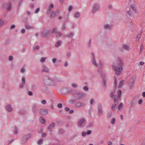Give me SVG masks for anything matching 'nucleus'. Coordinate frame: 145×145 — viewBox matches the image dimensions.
Here are the masks:
<instances>
[{
	"label": "nucleus",
	"instance_id": "44",
	"mask_svg": "<svg viewBox=\"0 0 145 145\" xmlns=\"http://www.w3.org/2000/svg\"><path fill=\"white\" fill-rule=\"evenodd\" d=\"M57 30V29L56 28H55L53 30V32H54L55 31H56Z\"/></svg>",
	"mask_w": 145,
	"mask_h": 145
},
{
	"label": "nucleus",
	"instance_id": "48",
	"mask_svg": "<svg viewBox=\"0 0 145 145\" xmlns=\"http://www.w3.org/2000/svg\"><path fill=\"white\" fill-rule=\"evenodd\" d=\"M114 81H115V84L116 85V83H117V80H116V78H114Z\"/></svg>",
	"mask_w": 145,
	"mask_h": 145
},
{
	"label": "nucleus",
	"instance_id": "58",
	"mask_svg": "<svg viewBox=\"0 0 145 145\" xmlns=\"http://www.w3.org/2000/svg\"><path fill=\"white\" fill-rule=\"evenodd\" d=\"M105 28H107V27H108V26L107 25H105Z\"/></svg>",
	"mask_w": 145,
	"mask_h": 145
},
{
	"label": "nucleus",
	"instance_id": "7",
	"mask_svg": "<svg viewBox=\"0 0 145 145\" xmlns=\"http://www.w3.org/2000/svg\"><path fill=\"white\" fill-rule=\"evenodd\" d=\"M6 108L7 110L9 111H11L12 110V108L11 107V106L10 105H7L6 106Z\"/></svg>",
	"mask_w": 145,
	"mask_h": 145
},
{
	"label": "nucleus",
	"instance_id": "3",
	"mask_svg": "<svg viewBox=\"0 0 145 145\" xmlns=\"http://www.w3.org/2000/svg\"><path fill=\"white\" fill-rule=\"evenodd\" d=\"M115 71V74L116 75H119L121 74L123 68H113Z\"/></svg>",
	"mask_w": 145,
	"mask_h": 145
},
{
	"label": "nucleus",
	"instance_id": "27",
	"mask_svg": "<svg viewBox=\"0 0 145 145\" xmlns=\"http://www.w3.org/2000/svg\"><path fill=\"white\" fill-rule=\"evenodd\" d=\"M83 89L85 91H87L88 90V87L86 86L84 87L83 88Z\"/></svg>",
	"mask_w": 145,
	"mask_h": 145
},
{
	"label": "nucleus",
	"instance_id": "12",
	"mask_svg": "<svg viewBox=\"0 0 145 145\" xmlns=\"http://www.w3.org/2000/svg\"><path fill=\"white\" fill-rule=\"evenodd\" d=\"M123 46L124 48L125 49L128 50L129 49V46L126 44H123Z\"/></svg>",
	"mask_w": 145,
	"mask_h": 145
},
{
	"label": "nucleus",
	"instance_id": "63",
	"mask_svg": "<svg viewBox=\"0 0 145 145\" xmlns=\"http://www.w3.org/2000/svg\"><path fill=\"white\" fill-rule=\"evenodd\" d=\"M120 145H124L122 144H120Z\"/></svg>",
	"mask_w": 145,
	"mask_h": 145
},
{
	"label": "nucleus",
	"instance_id": "10",
	"mask_svg": "<svg viewBox=\"0 0 145 145\" xmlns=\"http://www.w3.org/2000/svg\"><path fill=\"white\" fill-rule=\"evenodd\" d=\"M40 120V122L42 123H44L45 122V120L43 118H41Z\"/></svg>",
	"mask_w": 145,
	"mask_h": 145
},
{
	"label": "nucleus",
	"instance_id": "8",
	"mask_svg": "<svg viewBox=\"0 0 145 145\" xmlns=\"http://www.w3.org/2000/svg\"><path fill=\"white\" fill-rule=\"evenodd\" d=\"M83 96V95L81 93H79L77 94V97L78 99H80Z\"/></svg>",
	"mask_w": 145,
	"mask_h": 145
},
{
	"label": "nucleus",
	"instance_id": "52",
	"mask_svg": "<svg viewBox=\"0 0 145 145\" xmlns=\"http://www.w3.org/2000/svg\"><path fill=\"white\" fill-rule=\"evenodd\" d=\"M93 63L94 64V65L96 66H97V65L96 64V62L95 61H94L93 62Z\"/></svg>",
	"mask_w": 145,
	"mask_h": 145
},
{
	"label": "nucleus",
	"instance_id": "45",
	"mask_svg": "<svg viewBox=\"0 0 145 145\" xmlns=\"http://www.w3.org/2000/svg\"><path fill=\"white\" fill-rule=\"evenodd\" d=\"M21 70L22 73L24 72L25 71V69L24 68L21 69Z\"/></svg>",
	"mask_w": 145,
	"mask_h": 145
},
{
	"label": "nucleus",
	"instance_id": "56",
	"mask_svg": "<svg viewBox=\"0 0 145 145\" xmlns=\"http://www.w3.org/2000/svg\"><path fill=\"white\" fill-rule=\"evenodd\" d=\"M112 143L111 142H110L109 143H108V145H111L112 144Z\"/></svg>",
	"mask_w": 145,
	"mask_h": 145
},
{
	"label": "nucleus",
	"instance_id": "16",
	"mask_svg": "<svg viewBox=\"0 0 145 145\" xmlns=\"http://www.w3.org/2000/svg\"><path fill=\"white\" fill-rule=\"evenodd\" d=\"M56 36L57 37H58L61 35V34L60 32H57L56 34Z\"/></svg>",
	"mask_w": 145,
	"mask_h": 145
},
{
	"label": "nucleus",
	"instance_id": "30",
	"mask_svg": "<svg viewBox=\"0 0 145 145\" xmlns=\"http://www.w3.org/2000/svg\"><path fill=\"white\" fill-rule=\"evenodd\" d=\"M116 105H112V109L114 110L115 108L116 107Z\"/></svg>",
	"mask_w": 145,
	"mask_h": 145
},
{
	"label": "nucleus",
	"instance_id": "24",
	"mask_svg": "<svg viewBox=\"0 0 145 145\" xmlns=\"http://www.w3.org/2000/svg\"><path fill=\"white\" fill-rule=\"evenodd\" d=\"M13 58V57L12 56H10L9 57V60L10 61H11L12 60Z\"/></svg>",
	"mask_w": 145,
	"mask_h": 145
},
{
	"label": "nucleus",
	"instance_id": "62",
	"mask_svg": "<svg viewBox=\"0 0 145 145\" xmlns=\"http://www.w3.org/2000/svg\"><path fill=\"white\" fill-rule=\"evenodd\" d=\"M89 145H93V144H90Z\"/></svg>",
	"mask_w": 145,
	"mask_h": 145
},
{
	"label": "nucleus",
	"instance_id": "14",
	"mask_svg": "<svg viewBox=\"0 0 145 145\" xmlns=\"http://www.w3.org/2000/svg\"><path fill=\"white\" fill-rule=\"evenodd\" d=\"M82 104L81 103H77L76 104V107H81V106H82Z\"/></svg>",
	"mask_w": 145,
	"mask_h": 145
},
{
	"label": "nucleus",
	"instance_id": "60",
	"mask_svg": "<svg viewBox=\"0 0 145 145\" xmlns=\"http://www.w3.org/2000/svg\"><path fill=\"white\" fill-rule=\"evenodd\" d=\"M64 0H60L61 1H63Z\"/></svg>",
	"mask_w": 145,
	"mask_h": 145
},
{
	"label": "nucleus",
	"instance_id": "15",
	"mask_svg": "<svg viewBox=\"0 0 145 145\" xmlns=\"http://www.w3.org/2000/svg\"><path fill=\"white\" fill-rule=\"evenodd\" d=\"M43 142V140L42 139H40L39 140L38 142V144L39 145H40L42 144V142Z\"/></svg>",
	"mask_w": 145,
	"mask_h": 145
},
{
	"label": "nucleus",
	"instance_id": "34",
	"mask_svg": "<svg viewBox=\"0 0 145 145\" xmlns=\"http://www.w3.org/2000/svg\"><path fill=\"white\" fill-rule=\"evenodd\" d=\"M123 81H122L120 82V86H122L123 85Z\"/></svg>",
	"mask_w": 145,
	"mask_h": 145
},
{
	"label": "nucleus",
	"instance_id": "49",
	"mask_svg": "<svg viewBox=\"0 0 145 145\" xmlns=\"http://www.w3.org/2000/svg\"><path fill=\"white\" fill-rule=\"evenodd\" d=\"M142 95L143 97H145V92H143Z\"/></svg>",
	"mask_w": 145,
	"mask_h": 145
},
{
	"label": "nucleus",
	"instance_id": "2",
	"mask_svg": "<svg viewBox=\"0 0 145 145\" xmlns=\"http://www.w3.org/2000/svg\"><path fill=\"white\" fill-rule=\"evenodd\" d=\"M121 93V91L120 90H118L117 91L118 96H115L112 93L111 95V97L114 99V101L116 102L118 101L119 98L120 97Z\"/></svg>",
	"mask_w": 145,
	"mask_h": 145
},
{
	"label": "nucleus",
	"instance_id": "17",
	"mask_svg": "<svg viewBox=\"0 0 145 145\" xmlns=\"http://www.w3.org/2000/svg\"><path fill=\"white\" fill-rule=\"evenodd\" d=\"M46 59V57H43L41 59L40 61L42 63L44 62L45 61Z\"/></svg>",
	"mask_w": 145,
	"mask_h": 145
},
{
	"label": "nucleus",
	"instance_id": "28",
	"mask_svg": "<svg viewBox=\"0 0 145 145\" xmlns=\"http://www.w3.org/2000/svg\"><path fill=\"white\" fill-rule=\"evenodd\" d=\"M102 110L101 109H100L99 110V114H101L102 113Z\"/></svg>",
	"mask_w": 145,
	"mask_h": 145
},
{
	"label": "nucleus",
	"instance_id": "40",
	"mask_svg": "<svg viewBox=\"0 0 145 145\" xmlns=\"http://www.w3.org/2000/svg\"><path fill=\"white\" fill-rule=\"evenodd\" d=\"M142 102V100L141 99H140L139 101V104H141Z\"/></svg>",
	"mask_w": 145,
	"mask_h": 145
},
{
	"label": "nucleus",
	"instance_id": "41",
	"mask_svg": "<svg viewBox=\"0 0 145 145\" xmlns=\"http://www.w3.org/2000/svg\"><path fill=\"white\" fill-rule=\"evenodd\" d=\"M91 133V130H89L86 133L87 134H90Z\"/></svg>",
	"mask_w": 145,
	"mask_h": 145
},
{
	"label": "nucleus",
	"instance_id": "22",
	"mask_svg": "<svg viewBox=\"0 0 145 145\" xmlns=\"http://www.w3.org/2000/svg\"><path fill=\"white\" fill-rule=\"evenodd\" d=\"M115 118H113L112 120L111 121V123H112V124H114L115 122Z\"/></svg>",
	"mask_w": 145,
	"mask_h": 145
},
{
	"label": "nucleus",
	"instance_id": "61",
	"mask_svg": "<svg viewBox=\"0 0 145 145\" xmlns=\"http://www.w3.org/2000/svg\"><path fill=\"white\" fill-rule=\"evenodd\" d=\"M23 86H21V88H22Z\"/></svg>",
	"mask_w": 145,
	"mask_h": 145
},
{
	"label": "nucleus",
	"instance_id": "23",
	"mask_svg": "<svg viewBox=\"0 0 145 145\" xmlns=\"http://www.w3.org/2000/svg\"><path fill=\"white\" fill-rule=\"evenodd\" d=\"M62 105L61 103H59L57 105V107L59 108H61L62 107Z\"/></svg>",
	"mask_w": 145,
	"mask_h": 145
},
{
	"label": "nucleus",
	"instance_id": "13",
	"mask_svg": "<svg viewBox=\"0 0 145 145\" xmlns=\"http://www.w3.org/2000/svg\"><path fill=\"white\" fill-rule=\"evenodd\" d=\"M123 106V104L122 103H120L118 106V109L119 110H120Z\"/></svg>",
	"mask_w": 145,
	"mask_h": 145
},
{
	"label": "nucleus",
	"instance_id": "18",
	"mask_svg": "<svg viewBox=\"0 0 145 145\" xmlns=\"http://www.w3.org/2000/svg\"><path fill=\"white\" fill-rule=\"evenodd\" d=\"M61 43L60 41H58L57 42V44H56L55 46L57 47H59L60 45V44Z\"/></svg>",
	"mask_w": 145,
	"mask_h": 145
},
{
	"label": "nucleus",
	"instance_id": "42",
	"mask_svg": "<svg viewBox=\"0 0 145 145\" xmlns=\"http://www.w3.org/2000/svg\"><path fill=\"white\" fill-rule=\"evenodd\" d=\"M65 109L67 111H68L69 110V108L67 107H65Z\"/></svg>",
	"mask_w": 145,
	"mask_h": 145
},
{
	"label": "nucleus",
	"instance_id": "43",
	"mask_svg": "<svg viewBox=\"0 0 145 145\" xmlns=\"http://www.w3.org/2000/svg\"><path fill=\"white\" fill-rule=\"evenodd\" d=\"M72 86L76 88L77 86V84H72Z\"/></svg>",
	"mask_w": 145,
	"mask_h": 145
},
{
	"label": "nucleus",
	"instance_id": "36",
	"mask_svg": "<svg viewBox=\"0 0 145 145\" xmlns=\"http://www.w3.org/2000/svg\"><path fill=\"white\" fill-rule=\"evenodd\" d=\"M28 94L29 95L31 96V95H32L33 93H32V92L31 91H29L28 92Z\"/></svg>",
	"mask_w": 145,
	"mask_h": 145
},
{
	"label": "nucleus",
	"instance_id": "4",
	"mask_svg": "<svg viewBox=\"0 0 145 145\" xmlns=\"http://www.w3.org/2000/svg\"><path fill=\"white\" fill-rule=\"evenodd\" d=\"M40 113L42 114L45 115L47 114L48 111L45 109H42L40 111Z\"/></svg>",
	"mask_w": 145,
	"mask_h": 145
},
{
	"label": "nucleus",
	"instance_id": "32",
	"mask_svg": "<svg viewBox=\"0 0 145 145\" xmlns=\"http://www.w3.org/2000/svg\"><path fill=\"white\" fill-rule=\"evenodd\" d=\"M46 102L45 100H43L42 101V103L43 104H45L46 103Z\"/></svg>",
	"mask_w": 145,
	"mask_h": 145
},
{
	"label": "nucleus",
	"instance_id": "11",
	"mask_svg": "<svg viewBox=\"0 0 145 145\" xmlns=\"http://www.w3.org/2000/svg\"><path fill=\"white\" fill-rule=\"evenodd\" d=\"M56 15V13L55 12H52L51 15V17L52 18H54V16Z\"/></svg>",
	"mask_w": 145,
	"mask_h": 145
},
{
	"label": "nucleus",
	"instance_id": "38",
	"mask_svg": "<svg viewBox=\"0 0 145 145\" xmlns=\"http://www.w3.org/2000/svg\"><path fill=\"white\" fill-rule=\"evenodd\" d=\"M15 27V25L14 24H13L11 26L10 28L13 29V28H14Z\"/></svg>",
	"mask_w": 145,
	"mask_h": 145
},
{
	"label": "nucleus",
	"instance_id": "5",
	"mask_svg": "<svg viewBox=\"0 0 145 145\" xmlns=\"http://www.w3.org/2000/svg\"><path fill=\"white\" fill-rule=\"evenodd\" d=\"M55 126V124L54 123H52L48 127V129H50L54 128Z\"/></svg>",
	"mask_w": 145,
	"mask_h": 145
},
{
	"label": "nucleus",
	"instance_id": "29",
	"mask_svg": "<svg viewBox=\"0 0 145 145\" xmlns=\"http://www.w3.org/2000/svg\"><path fill=\"white\" fill-rule=\"evenodd\" d=\"M3 24V22L2 20H0V26L2 25Z\"/></svg>",
	"mask_w": 145,
	"mask_h": 145
},
{
	"label": "nucleus",
	"instance_id": "21",
	"mask_svg": "<svg viewBox=\"0 0 145 145\" xmlns=\"http://www.w3.org/2000/svg\"><path fill=\"white\" fill-rule=\"evenodd\" d=\"M39 10H40V8H37L35 10V13H38L39 12Z\"/></svg>",
	"mask_w": 145,
	"mask_h": 145
},
{
	"label": "nucleus",
	"instance_id": "64",
	"mask_svg": "<svg viewBox=\"0 0 145 145\" xmlns=\"http://www.w3.org/2000/svg\"><path fill=\"white\" fill-rule=\"evenodd\" d=\"M71 112H73V110H72V111H71Z\"/></svg>",
	"mask_w": 145,
	"mask_h": 145
},
{
	"label": "nucleus",
	"instance_id": "55",
	"mask_svg": "<svg viewBox=\"0 0 145 145\" xmlns=\"http://www.w3.org/2000/svg\"><path fill=\"white\" fill-rule=\"evenodd\" d=\"M120 117H121V119H123V115H121L120 116Z\"/></svg>",
	"mask_w": 145,
	"mask_h": 145
},
{
	"label": "nucleus",
	"instance_id": "26",
	"mask_svg": "<svg viewBox=\"0 0 145 145\" xmlns=\"http://www.w3.org/2000/svg\"><path fill=\"white\" fill-rule=\"evenodd\" d=\"M79 15V13L78 12H77L76 13V14L75 15V16L76 17H78Z\"/></svg>",
	"mask_w": 145,
	"mask_h": 145
},
{
	"label": "nucleus",
	"instance_id": "9",
	"mask_svg": "<svg viewBox=\"0 0 145 145\" xmlns=\"http://www.w3.org/2000/svg\"><path fill=\"white\" fill-rule=\"evenodd\" d=\"M84 120L82 119H81L80 120V121L79 122V124L80 125H81L84 123Z\"/></svg>",
	"mask_w": 145,
	"mask_h": 145
},
{
	"label": "nucleus",
	"instance_id": "54",
	"mask_svg": "<svg viewBox=\"0 0 145 145\" xmlns=\"http://www.w3.org/2000/svg\"><path fill=\"white\" fill-rule=\"evenodd\" d=\"M31 27V26L29 25H27V28H29Z\"/></svg>",
	"mask_w": 145,
	"mask_h": 145
},
{
	"label": "nucleus",
	"instance_id": "25",
	"mask_svg": "<svg viewBox=\"0 0 145 145\" xmlns=\"http://www.w3.org/2000/svg\"><path fill=\"white\" fill-rule=\"evenodd\" d=\"M94 102V101L93 99H91L90 100V103L92 105L93 104Z\"/></svg>",
	"mask_w": 145,
	"mask_h": 145
},
{
	"label": "nucleus",
	"instance_id": "50",
	"mask_svg": "<svg viewBox=\"0 0 145 145\" xmlns=\"http://www.w3.org/2000/svg\"><path fill=\"white\" fill-rule=\"evenodd\" d=\"M65 66H67L68 65V63L67 62H66L65 63Z\"/></svg>",
	"mask_w": 145,
	"mask_h": 145
},
{
	"label": "nucleus",
	"instance_id": "46",
	"mask_svg": "<svg viewBox=\"0 0 145 145\" xmlns=\"http://www.w3.org/2000/svg\"><path fill=\"white\" fill-rule=\"evenodd\" d=\"M144 63L143 62L141 61L140 62V65H144Z\"/></svg>",
	"mask_w": 145,
	"mask_h": 145
},
{
	"label": "nucleus",
	"instance_id": "6",
	"mask_svg": "<svg viewBox=\"0 0 145 145\" xmlns=\"http://www.w3.org/2000/svg\"><path fill=\"white\" fill-rule=\"evenodd\" d=\"M48 68L45 66H44V67L43 70L42 71V72H48Z\"/></svg>",
	"mask_w": 145,
	"mask_h": 145
},
{
	"label": "nucleus",
	"instance_id": "37",
	"mask_svg": "<svg viewBox=\"0 0 145 145\" xmlns=\"http://www.w3.org/2000/svg\"><path fill=\"white\" fill-rule=\"evenodd\" d=\"M21 31L22 33H24L25 32V30L24 29H22Z\"/></svg>",
	"mask_w": 145,
	"mask_h": 145
},
{
	"label": "nucleus",
	"instance_id": "57",
	"mask_svg": "<svg viewBox=\"0 0 145 145\" xmlns=\"http://www.w3.org/2000/svg\"><path fill=\"white\" fill-rule=\"evenodd\" d=\"M131 7L132 8V9H134L135 8V7H134H134H133V6H131Z\"/></svg>",
	"mask_w": 145,
	"mask_h": 145
},
{
	"label": "nucleus",
	"instance_id": "35",
	"mask_svg": "<svg viewBox=\"0 0 145 145\" xmlns=\"http://www.w3.org/2000/svg\"><path fill=\"white\" fill-rule=\"evenodd\" d=\"M52 61L54 63L56 61V59L55 58H53L52 59Z\"/></svg>",
	"mask_w": 145,
	"mask_h": 145
},
{
	"label": "nucleus",
	"instance_id": "33",
	"mask_svg": "<svg viewBox=\"0 0 145 145\" xmlns=\"http://www.w3.org/2000/svg\"><path fill=\"white\" fill-rule=\"evenodd\" d=\"M22 82L24 84L25 82V78L24 77H23L22 78Z\"/></svg>",
	"mask_w": 145,
	"mask_h": 145
},
{
	"label": "nucleus",
	"instance_id": "53",
	"mask_svg": "<svg viewBox=\"0 0 145 145\" xmlns=\"http://www.w3.org/2000/svg\"><path fill=\"white\" fill-rule=\"evenodd\" d=\"M62 17L61 16H60L59 17L58 19L59 20H61V19H62Z\"/></svg>",
	"mask_w": 145,
	"mask_h": 145
},
{
	"label": "nucleus",
	"instance_id": "31",
	"mask_svg": "<svg viewBox=\"0 0 145 145\" xmlns=\"http://www.w3.org/2000/svg\"><path fill=\"white\" fill-rule=\"evenodd\" d=\"M72 8V7L71 6H70L68 8V10L69 11H70L71 10Z\"/></svg>",
	"mask_w": 145,
	"mask_h": 145
},
{
	"label": "nucleus",
	"instance_id": "39",
	"mask_svg": "<svg viewBox=\"0 0 145 145\" xmlns=\"http://www.w3.org/2000/svg\"><path fill=\"white\" fill-rule=\"evenodd\" d=\"M46 133H43L42 134V136L43 137H44L46 136Z\"/></svg>",
	"mask_w": 145,
	"mask_h": 145
},
{
	"label": "nucleus",
	"instance_id": "47",
	"mask_svg": "<svg viewBox=\"0 0 145 145\" xmlns=\"http://www.w3.org/2000/svg\"><path fill=\"white\" fill-rule=\"evenodd\" d=\"M142 48H143V46H141V50H140V53H141L142 52Z\"/></svg>",
	"mask_w": 145,
	"mask_h": 145
},
{
	"label": "nucleus",
	"instance_id": "1",
	"mask_svg": "<svg viewBox=\"0 0 145 145\" xmlns=\"http://www.w3.org/2000/svg\"><path fill=\"white\" fill-rule=\"evenodd\" d=\"M113 68H123L122 63L120 58L116 59L114 64L113 65Z\"/></svg>",
	"mask_w": 145,
	"mask_h": 145
},
{
	"label": "nucleus",
	"instance_id": "20",
	"mask_svg": "<svg viewBox=\"0 0 145 145\" xmlns=\"http://www.w3.org/2000/svg\"><path fill=\"white\" fill-rule=\"evenodd\" d=\"M140 35L137 36V38L136 39V40L137 41H138L139 40V39H140Z\"/></svg>",
	"mask_w": 145,
	"mask_h": 145
},
{
	"label": "nucleus",
	"instance_id": "19",
	"mask_svg": "<svg viewBox=\"0 0 145 145\" xmlns=\"http://www.w3.org/2000/svg\"><path fill=\"white\" fill-rule=\"evenodd\" d=\"M54 7V4H51L50 5V6L49 7V10H51V9L52 8H53Z\"/></svg>",
	"mask_w": 145,
	"mask_h": 145
},
{
	"label": "nucleus",
	"instance_id": "59",
	"mask_svg": "<svg viewBox=\"0 0 145 145\" xmlns=\"http://www.w3.org/2000/svg\"><path fill=\"white\" fill-rule=\"evenodd\" d=\"M10 7H8V8H7V9L8 10H9L10 9Z\"/></svg>",
	"mask_w": 145,
	"mask_h": 145
},
{
	"label": "nucleus",
	"instance_id": "51",
	"mask_svg": "<svg viewBox=\"0 0 145 145\" xmlns=\"http://www.w3.org/2000/svg\"><path fill=\"white\" fill-rule=\"evenodd\" d=\"M86 133H82V136H85L86 135Z\"/></svg>",
	"mask_w": 145,
	"mask_h": 145
}]
</instances>
